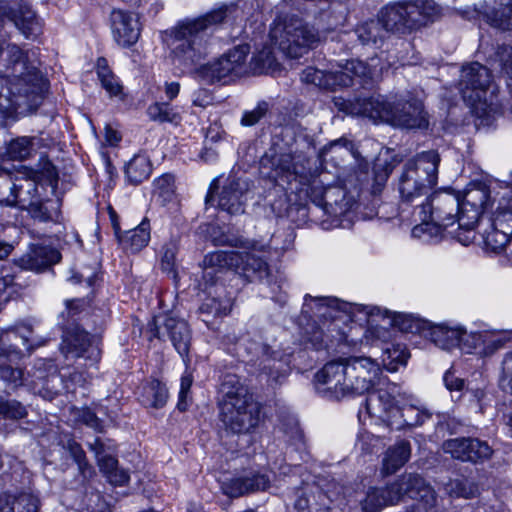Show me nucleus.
Returning a JSON list of instances; mask_svg holds the SVG:
<instances>
[{"instance_id": "obj_1", "label": "nucleus", "mask_w": 512, "mask_h": 512, "mask_svg": "<svg viewBox=\"0 0 512 512\" xmlns=\"http://www.w3.org/2000/svg\"><path fill=\"white\" fill-rule=\"evenodd\" d=\"M304 300L302 313L313 319L317 325L310 339L317 349L323 343L333 340L367 345L386 343L391 338V331L387 326L374 324L378 317H382L387 325L398 326L400 330L412 329L411 323L404 316L397 315L390 319L388 312H382L378 307L311 295H306Z\"/></svg>"}, {"instance_id": "obj_2", "label": "nucleus", "mask_w": 512, "mask_h": 512, "mask_svg": "<svg viewBox=\"0 0 512 512\" xmlns=\"http://www.w3.org/2000/svg\"><path fill=\"white\" fill-rule=\"evenodd\" d=\"M380 364L370 357L342 358L326 363L314 375L316 391L330 400H341L369 392L371 388L386 387Z\"/></svg>"}, {"instance_id": "obj_3", "label": "nucleus", "mask_w": 512, "mask_h": 512, "mask_svg": "<svg viewBox=\"0 0 512 512\" xmlns=\"http://www.w3.org/2000/svg\"><path fill=\"white\" fill-rule=\"evenodd\" d=\"M230 13L231 8L221 7L203 16L179 21L165 31L162 39L170 49L173 61L191 67L203 59L207 53L210 29L225 21Z\"/></svg>"}, {"instance_id": "obj_4", "label": "nucleus", "mask_w": 512, "mask_h": 512, "mask_svg": "<svg viewBox=\"0 0 512 512\" xmlns=\"http://www.w3.org/2000/svg\"><path fill=\"white\" fill-rule=\"evenodd\" d=\"M366 409L371 417L396 430L422 425L431 416L413 404V397L396 383H387L386 387L370 392Z\"/></svg>"}, {"instance_id": "obj_5", "label": "nucleus", "mask_w": 512, "mask_h": 512, "mask_svg": "<svg viewBox=\"0 0 512 512\" xmlns=\"http://www.w3.org/2000/svg\"><path fill=\"white\" fill-rule=\"evenodd\" d=\"M352 113L366 117L375 123L385 122L407 129L428 126L423 104L416 99L391 104L382 96L360 98L352 104Z\"/></svg>"}, {"instance_id": "obj_6", "label": "nucleus", "mask_w": 512, "mask_h": 512, "mask_svg": "<svg viewBox=\"0 0 512 512\" xmlns=\"http://www.w3.org/2000/svg\"><path fill=\"white\" fill-rule=\"evenodd\" d=\"M491 82L489 69L478 62L463 67L461 71L459 86L463 100L486 125L491 124L500 114L498 97L491 88Z\"/></svg>"}, {"instance_id": "obj_7", "label": "nucleus", "mask_w": 512, "mask_h": 512, "mask_svg": "<svg viewBox=\"0 0 512 512\" xmlns=\"http://www.w3.org/2000/svg\"><path fill=\"white\" fill-rule=\"evenodd\" d=\"M440 161L439 153L429 150L418 153L403 165L398 179L402 202L414 204L429 194L437 185Z\"/></svg>"}, {"instance_id": "obj_8", "label": "nucleus", "mask_w": 512, "mask_h": 512, "mask_svg": "<svg viewBox=\"0 0 512 512\" xmlns=\"http://www.w3.org/2000/svg\"><path fill=\"white\" fill-rule=\"evenodd\" d=\"M224 400L221 406V420L234 433H247L260 421V406L254 401L247 387L235 376H229L223 383Z\"/></svg>"}, {"instance_id": "obj_9", "label": "nucleus", "mask_w": 512, "mask_h": 512, "mask_svg": "<svg viewBox=\"0 0 512 512\" xmlns=\"http://www.w3.org/2000/svg\"><path fill=\"white\" fill-rule=\"evenodd\" d=\"M31 82L25 77L0 76V116L35 110L47 91V81L41 73L31 70Z\"/></svg>"}, {"instance_id": "obj_10", "label": "nucleus", "mask_w": 512, "mask_h": 512, "mask_svg": "<svg viewBox=\"0 0 512 512\" xmlns=\"http://www.w3.org/2000/svg\"><path fill=\"white\" fill-rule=\"evenodd\" d=\"M439 14L440 8L434 0H405L386 5L379 17L389 33H405L434 21Z\"/></svg>"}, {"instance_id": "obj_11", "label": "nucleus", "mask_w": 512, "mask_h": 512, "mask_svg": "<svg viewBox=\"0 0 512 512\" xmlns=\"http://www.w3.org/2000/svg\"><path fill=\"white\" fill-rule=\"evenodd\" d=\"M274 45L290 58H299L319 42V35L302 19L291 17L278 21L270 30Z\"/></svg>"}, {"instance_id": "obj_12", "label": "nucleus", "mask_w": 512, "mask_h": 512, "mask_svg": "<svg viewBox=\"0 0 512 512\" xmlns=\"http://www.w3.org/2000/svg\"><path fill=\"white\" fill-rule=\"evenodd\" d=\"M415 212H418L422 223L412 229V234L415 237H421L423 233L430 232L433 227L446 229L456 221L459 223L460 201L455 195L437 193L429 199V202L417 205Z\"/></svg>"}, {"instance_id": "obj_13", "label": "nucleus", "mask_w": 512, "mask_h": 512, "mask_svg": "<svg viewBox=\"0 0 512 512\" xmlns=\"http://www.w3.org/2000/svg\"><path fill=\"white\" fill-rule=\"evenodd\" d=\"M250 52L248 45H239L216 61L201 68L202 77L210 83L227 77H239L248 73L246 59Z\"/></svg>"}, {"instance_id": "obj_14", "label": "nucleus", "mask_w": 512, "mask_h": 512, "mask_svg": "<svg viewBox=\"0 0 512 512\" xmlns=\"http://www.w3.org/2000/svg\"><path fill=\"white\" fill-rule=\"evenodd\" d=\"M110 27L114 41L122 48L134 46L142 31L139 14L119 8L110 13Z\"/></svg>"}, {"instance_id": "obj_15", "label": "nucleus", "mask_w": 512, "mask_h": 512, "mask_svg": "<svg viewBox=\"0 0 512 512\" xmlns=\"http://www.w3.org/2000/svg\"><path fill=\"white\" fill-rule=\"evenodd\" d=\"M30 377L29 386L44 399L52 400L62 389V378L52 360H37Z\"/></svg>"}, {"instance_id": "obj_16", "label": "nucleus", "mask_w": 512, "mask_h": 512, "mask_svg": "<svg viewBox=\"0 0 512 512\" xmlns=\"http://www.w3.org/2000/svg\"><path fill=\"white\" fill-rule=\"evenodd\" d=\"M32 326L19 324L0 332V360L15 361L31 349Z\"/></svg>"}, {"instance_id": "obj_17", "label": "nucleus", "mask_w": 512, "mask_h": 512, "mask_svg": "<svg viewBox=\"0 0 512 512\" xmlns=\"http://www.w3.org/2000/svg\"><path fill=\"white\" fill-rule=\"evenodd\" d=\"M93 342V337L86 331L79 327H74L65 332L61 344V351L66 357H84L98 361L100 358V349Z\"/></svg>"}, {"instance_id": "obj_18", "label": "nucleus", "mask_w": 512, "mask_h": 512, "mask_svg": "<svg viewBox=\"0 0 512 512\" xmlns=\"http://www.w3.org/2000/svg\"><path fill=\"white\" fill-rule=\"evenodd\" d=\"M7 19L26 37L35 38L42 32L41 21L26 4L0 5V21Z\"/></svg>"}, {"instance_id": "obj_19", "label": "nucleus", "mask_w": 512, "mask_h": 512, "mask_svg": "<svg viewBox=\"0 0 512 512\" xmlns=\"http://www.w3.org/2000/svg\"><path fill=\"white\" fill-rule=\"evenodd\" d=\"M271 480L265 473L258 471L244 472L223 482V493L232 498L249 493L265 491L270 487Z\"/></svg>"}, {"instance_id": "obj_20", "label": "nucleus", "mask_w": 512, "mask_h": 512, "mask_svg": "<svg viewBox=\"0 0 512 512\" xmlns=\"http://www.w3.org/2000/svg\"><path fill=\"white\" fill-rule=\"evenodd\" d=\"M489 200V190L485 185L472 184L466 190L460 202L461 214L459 223L463 227L476 224L481 219L480 214Z\"/></svg>"}, {"instance_id": "obj_21", "label": "nucleus", "mask_w": 512, "mask_h": 512, "mask_svg": "<svg viewBox=\"0 0 512 512\" xmlns=\"http://www.w3.org/2000/svg\"><path fill=\"white\" fill-rule=\"evenodd\" d=\"M60 259L61 254L57 249L47 245L33 244L16 260V264L24 270L41 272L58 263Z\"/></svg>"}, {"instance_id": "obj_22", "label": "nucleus", "mask_w": 512, "mask_h": 512, "mask_svg": "<svg viewBox=\"0 0 512 512\" xmlns=\"http://www.w3.org/2000/svg\"><path fill=\"white\" fill-rule=\"evenodd\" d=\"M374 61L375 59L372 58L371 62ZM380 71L381 68L377 69L373 63L367 64L357 59L349 60L340 70H336L338 87H348L356 81L360 85L368 84Z\"/></svg>"}, {"instance_id": "obj_23", "label": "nucleus", "mask_w": 512, "mask_h": 512, "mask_svg": "<svg viewBox=\"0 0 512 512\" xmlns=\"http://www.w3.org/2000/svg\"><path fill=\"white\" fill-rule=\"evenodd\" d=\"M246 190L247 185L245 181L228 179L218 196V208L231 215L243 213V196Z\"/></svg>"}, {"instance_id": "obj_24", "label": "nucleus", "mask_w": 512, "mask_h": 512, "mask_svg": "<svg viewBox=\"0 0 512 512\" xmlns=\"http://www.w3.org/2000/svg\"><path fill=\"white\" fill-rule=\"evenodd\" d=\"M241 257L238 251H215L205 256L203 260V278L213 282L215 274L222 269L240 267Z\"/></svg>"}, {"instance_id": "obj_25", "label": "nucleus", "mask_w": 512, "mask_h": 512, "mask_svg": "<svg viewBox=\"0 0 512 512\" xmlns=\"http://www.w3.org/2000/svg\"><path fill=\"white\" fill-rule=\"evenodd\" d=\"M40 499L30 491L0 494V512H39Z\"/></svg>"}, {"instance_id": "obj_26", "label": "nucleus", "mask_w": 512, "mask_h": 512, "mask_svg": "<svg viewBox=\"0 0 512 512\" xmlns=\"http://www.w3.org/2000/svg\"><path fill=\"white\" fill-rule=\"evenodd\" d=\"M163 329L168 334L170 341L179 355L183 358L187 357L191 342L188 324L184 320L167 317Z\"/></svg>"}, {"instance_id": "obj_27", "label": "nucleus", "mask_w": 512, "mask_h": 512, "mask_svg": "<svg viewBox=\"0 0 512 512\" xmlns=\"http://www.w3.org/2000/svg\"><path fill=\"white\" fill-rule=\"evenodd\" d=\"M476 224L478 233L481 234L486 248L493 252L502 251L512 237L510 233L501 227L493 225V222L490 221L489 218L485 219L481 217Z\"/></svg>"}, {"instance_id": "obj_28", "label": "nucleus", "mask_w": 512, "mask_h": 512, "mask_svg": "<svg viewBox=\"0 0 512 512\" xmlns=\"http://www.w3.org/2000/svg\"><path fill=\"white\" fill-rule=\"evenodd\" d=\"M6 51L8 63L12 66L14 73L12 77H25L31 82V70L40 73L34 65L29 51H24L16 44H8Z\"/></svg>"}, {"instance_id": "obj_29", "label": "nucleus", "mask_w": 512, "mask_h": 512, "mask_svg": "<svg viewBox=\"0 0 512 512\" xmlns=\"http://www.w3.org/2000/svg\"><path fill=\"white\" fill-rule=\"evenodd\" d=\"M119 244L122 248L131 253H135L147 246L150 240V223L147 219L134 229L128 230L118 235Z\"/></svg>"}, {"instance_id": "obj_30", "label": "nucleus", "mask_w": 512, "mask_h": 512, "mask_svg": "<svg viewBox=\"0 0 512 512\" xmlns=\"http://www.w3.org/2000/svg\"><path fill=\"white\" fill-rule=\"evenodd\" d=\"M239 256L241 257L240 267L234 270L241 272L248 280L261 279L267 275V262L254 251L239 252Z\"/></svg>"}, {"instance_id": "obj_31", "label": "nucleus", "mask_w": 512, "mask_h": 512, "mask_svg": "<svg viewBox=\"0 0 512 512\" xmlns=\"http://www.w3.org/2000/svg\"><path fill=\"white\" fill-rule=\"evenodd\" d=\"M410 454L411 447L407 441L403 440L391 446L383 458V473L386 475L395 473L409 460Z\"/></svg>"}, {"instance_id": "obj_32", "label": "nucleus", "mask_w": 512, "mask_h": 512, "mask_svg": "<svg viewBox=\"0 0 512 512\" xmlns=\"http://www.w3.org/2000/svg\"><path fill=\"white\" fill-rule=\"evenodd\" d=\"M430 339L438 347L450 350L459 346L462 327H450L446 324L435 325L430 329Z\"/></svg>"}, {"instance_id": "obj_33", "label": "nucleus", "mask_w": 512, "mask_h": 512, "mask_svg": "<svg viewBox=\"0 0 512 512\" xmlns=\"http://www.w3.org/2000/svg\"><path fill=\"white\" fill-rule=\"evenodd\" d=\"M355 33L363 45H377L383 42L389 34L379 16L376 20H370L359 25L355 29Z\"/></svg>"}, {"instance_id": "obj_34", "label": "nucleus", "mask_w": 512, "mask_h": 512, "mask_svg": "<svg viewBox=\"0 0 512 512\" xmlns=\"http://www.w3.org/2000/svg\"><path fill=\"white\" fill-rule=\"evenodd\" d=\"M147 114L152 121L159 123H171L178 125L182 121L181 113L177 107L168 102H155L147 109Z\"/></svg>"}, {"instance_id": "obj_35", "label": "nucleus", "mask_w": 512, "mask_h": 512, "mask_svg": "<svg viewBox=\"0 0 512 512\" xmlns=\"http://www.w3.org/2000/svg\"><path fill=\"white\" fill-rule=\"evenodd\" d=\"M248 67V72L253 74H269L279 69V63L269 48H264L256 53Z\"/></svg>"}, {"instance_id": "obj_36", "label": "nucleus", "mask_w": 512, "mask_h": 512, "mask_svg": "<svg viewBox=\"0 0 512 512\" xmlns=\"http://www.w3.org/2000/svg\"><path fill=\"white\" fill-rule=\"evenodd\" d=\"M301 79L305 83H311L325 89H336L338 87L336 71L326 72L315 67H307L303 70Z\"/></svg>"}, {"instance_id": "obj_37", "label": "nucleus", "mask_w": 512, "mask_h": 512, "mask_svg": "<svg viewBox=\"0 0 512 512\" xmlns=\"http://www.w3.org/2000/svg\"><path fill=\"white\" fill-rule=\"evenodd\" d=\"M142 397L144 405L153 408H161L167 402L168 390L160 381L152 380L144 387Z\"/></svg>"}, {"instance_id": "obj_38", "label": "nucleus", "mask_w": 512, "mask_h": 512, "mask_svg": "<svg viewBox=\"0 0 512 512\" xmlns=\"http://www.w3.org/2000/svg\"><path fill=\"white\" fill-rule=\"evenodd\" d=\"M151 173V165L143 156L134 157L126 166L125 174L130 183L137 185L147 179Z\"/></svg>"}, {"instance_id": "obj_39", "label": "nucleus", "mask_w": 512, "mask_h": 512, "mask_svg": "<svg viewBox=\"0 0 512 512\" xmlns=\"http://www.w3.org/2000/svg\"><path fill=\"white\" fill-rule=\"evenodd\" d=\"M445 489L447 493L454 497L473 498L479 494L478 485L467 478L450 480Z\"/></svg>"}, {"instance_id": "obj_40", "label": "nucleus", "mask_w": 512, "mask_h": 512, "mask_svg": "<svg viewBox=\"0 0 512 512\" xmlns=\"http://www.w3.org/2000/svg\"><path fill=\"white\" fill-rule=\"evenodd\" d=\"M97 75L102 87L111 95L117 96L121 92V85L115 75L111 72L105 58L97 61Z\"/></svg>"}, {"instance_id": "obj_41", "label": "nucleus", "mask_w": 512, "mask_h": 512, "mask_svg": "<svg viewBox=\"0 0 512 512\" xmlns=\"http://www.w3.org/2000/svg\"><path fill=\"white\" fill-rule=\"evenodd\" d=\"M489 220L512 235V197L501 202Z\"/></svg>"}, {"instance_id": "obj_42", "label": "nucleus", "mask_w": 512, "mask_h": 512, "mask_svg": "<svg viewBox=\"0 0 512 512\" xmlns=\"http://www.w3.org/2000/svg\"><path fill=\"white\" fill-rule=\"evenodd\" d=\"M175 194V178L172 174H163L154 180V195L163 203L171 201Z\"/></svg>"}, {"instance_id": "obj_43", "label": "nucleus", "mask_w": 512, "mask_h": 512, "mask_svg": "<svg viewBox=\"0 0 512 512\" xmlns=\"http://www.w3.org/2000/svg\"><path fill=\"white\" fill-rule=\"evenodd\" d=\"M27 414V408L20 401L0 396V417L19 420L25 418Z\"/></svg>"}, {"instance_id": "obj_44", "label": "nucleus", "mask_w": 512, "mask_h": 512, "mask_svg": "<svg viewBox=\"0 0 512 512\" xmlns=\"http://www.w3.org/2000/svg\"><path fill=\"white\" fill-rule=\"evenodd\" d=\"M501 6L500 10H493L491 13L486 14L487 21L493 27L510 31L512 30V5L505 4Z\"/></svg>"}, {"instance_id": "obj_45", "label": "nucleus", "mask_w": 512, "mask_h": 512, "mask_svg": "<svg viewBox=\"0 0 512 512\" xmlns=\"http://www.w3.org/2000/svg\"><path fill=\"white\" fill-rule=\"evenodd\" d=\"M31 151V140L27 137H20L12 140L8 144L6 148V155L10 160L22 161L31 154Z\"/></svg>"}, {"instance_id": "obj_46", "label": "nucleus", "mask_w": 512, "mask_h": 512, "mask_svg": "<svg viewBox=\"0 0 512 512\" xmlns=\"http://www.w3.org/2000/svg\"><path fill=\"white\" fill-rule=\"evenodd\" d=\"M468 458L470 462H481L487 460L492 455V448L484 441L468 438Z\"/></svg>"}, {"instance_id": "obj_47", "label": "nucleus", "mask_w": 512, "mask_h": 512, "mask_svg": "<svg viewBox=\"0 0 512 512\" xmlns=\"http://www.w3.org/2000/svg\"><path fill=\"white\" fill-rule=\"evenodd\" d=\"M487 331L481 332H470L462 328V335L459 347L467 353H471L473 350H478L480 354L482 344L485 342Z\"/></svg>"}, {"instance_id": "obj_48", "label": "nucleus", "mask_w": 512, "mask_h": 512, "mask_svg": "<svg viewBox=\"0 0 512 512\" xmlns=\"http://www.w3.org/2000/svg\"><path fill=\"white\" fill-rule=\"evenodd\" d=\"M275 176L288 174L289 176H297L302 174L303 167H299L295 162V157L290 153L281 154L275 162Z\"/></svg>"}, {"instance_id": "obj_49", "label": "nucleus", "mask_w": 512, "mask_h": 512, "mask_svg": "<svg viewBox=\"0 0 512 512\" xmlns=\"http://www.w3.org/2000/svg\"><path fill=\"white\" fill-rule=\"evenodd\" d=\"M4 361L0 360V379L12 388L23 385L24 373L22 369L6 365Z\"/></svg>"}, {"instance_id": "obj_50", "label": "nucleus", "mask_w": 512, "mask_h": 512, "mask_svg": "<svg viewBox=\"0 0 512 512\" xmlns=\"http://www.w3.org/2000/svg\"><path fill=\"white\" fill-rule=\"evenodd\" d=\"M498 382L502 390L512 394V351L506 352L502 358Z\"/></svg>"}, {"instance_id": "obj_51", "label": "nucleus", "mask_w": 512, "mask_h": 512, "mask_svg": "<svg viewBox=\"0 0 512 512\" xmlns=\"http://www.w3.org/2000/svg\"><path fill=\"white\" fill-rule=\"evenodd\" d=\"M468 438H455L444 442L443 449L453 458L467 461L468 455Z\"/></svg>"}, {"instance_id": "obj_52", "label": "nucleus", "mask_w": 512, "mask_h": 512, "mask_svg": "<svg viewBox=\"0 0 512 512\" xmlns=\"http://www.w3.org/2000/svg\"><path fill=\"white\" fill-rule=\"evenodd\" d=\"M68 450L70 456L78 465L79 471L86 476L87 472H91L92 468L87 462L85 452L83 451L81 445L74 440H69L65 446Z\"/></svg>"}, {"instance_id": "obj_53", "label": "nucleus", "mask_w": 512, "mask_h": 512, "mask_svg": "<svg viewBox=\"0 0 512 512\" xmlns=\"http://www.w3.org/2000/svg\"><path fill=\"white\" fill-rule=\"evenodd\" d=\"M176 254L177 249L174 244H168L163 247V255L161 258L162 270L170 275L173 279L177 278L176 271Z\"/></svg>"}, {"instance_id": "obj_54", "label": "nucleus", "mask_w": 512, "mask_h": 512, "mask_svg": "<svg viewBox=\"0 0 512 512\" xmlns=\"http://www.w3.org/2000/svg\"><path fill=\"white\" fill-rule=\"evenodd\" d=\"M338 197H341V199L344 198L343 190L338 187L327 186V190L323 197V204H320L319 207L323 208V210L328 214H336L334 205H337Z\"/></svg>"}, {"instance_id": "obj_55", "label": "nucleus", "mask_w": 512, "mask_h": 512, "mask_svg": "<svg viewBox=\"0 0 512 512\" xmlns=\"http://www.w3.org/2000/svg\"><path fill=\"white\" fill-rule=\"evenodd\" d=\"M384 354L387 356L383 358V362L389 361V365H393L392 369H396V365H405L409 358V353L400 345L393 346L392 348H385Z\"/></svg>"}, {"instance_id": "obj_56", "label": "nucleus", "mask_w": 512, "mask_h": 512, "mask_svg": "<svg viewBox=\"0 0 512 512\" xmlns=\"http://www.w3.org/2000/svg\"><path fill=\"white\" fill-rule=\"evenodd\" d=\"M269 105L267 102H260L257 106L250 110L245 111L241 119V124L244 126H253L258 123L268 112Z\"/></svg>"}, {"instance_id": "obj_57", "label": "nucleus", "mask_w": 512, "mask_h": 512, "mask_svg": "<svg viewBox=\"0 0 512 512\" xmlns=\"http://www.w3.org/2000/svg\"><path fill=\"white\" fill-rule=\"evenodd\" d=\"M249 353L256 356L258 359H262V362L277 360L280 353L273 350L269 345L264 343H251L248 347Z\"/></svg>"}, {"instance_id": "obj_58", "label": "nucleus", "mask_w": 512, "mask_h": 512, "mask_svg": "<svg viewBox=\"0 0 512 512\" xmlns=\"http://www.w3.org/2000/svg\"><path fill=\"white\" fill-rule=\"evenodd\" d=\"M496 60L499 62L501 71L512 79V46H500L496 52Z\"/></svg>"}, {"instance_id": "obj_59", "label": "nucleus", "mask_w": 512, "mask_h": 512, "mask_svg": "<svg viewBox=\"0 0 512 512\" xmlns=\"http://www.w3.org/2000/svg\"><path fill=\"white\" fill-rule=\"evenodd\" d=\"M327 190V186H324L322 181L318 178H313L307 186L306 193L311 201L319 206L323 204V197Z\"/></svg>"}, {"instance_id": "obj_60", "label": "nucleus", "mask_w": 512, "mask_h": 512, "mask_svg": "<svg viewBox=\"0 0 512 512\" xmlns=\"http://www.w3.org/2000/svg\"><path fill=\"white\" fill-rule=\"evenodd\" d=\"M78 420L86 426L101 432L103 430L102 421L89 408H83L77 411Z\"/></svg>"}, {"instance_id": "obj_61", "label": "nucleus", "mask_w": 512, "mask_h": 512, "mask_svg": "<svg viewBox=\"0 0 512 512\" xmlns=\"http://www.w3.org/2000/svg\"><path fill=\"white\" fill-rule=\"evenodd\" d=\"M503 346L504 341L499 336L490 331H487L485 342L482 344L480 354L483 356H490Z\"/></svg>"}, {"instance_id": "obj_62", "label": "nucleus", "mask_w": 512, "mask_h": 512, "mask_svg": "<svg viewBox=\"0 0 512 512\" xmlns=\"http://www.w3.org/2000/svg\"><path fill=\"white\" fill-rule=\"evenodd\" d=\"M192 383H193V378L190 373H185L181 377L180 391H179V402H178V408L181 411L186 410L187 397H188L190 388L192 386Z\"/></svg>"}, {"instance_id": "obj_63", "label": "nucleus", "mask_w": 512, "mask_h": 512, "mask_svg": "<svg viewBox=\"0 0 512 512\" xmlns=\"http://www.w3.org/2000/svg\"><path fill=\"white\" fill-rule=\"evenodd\" d=\"M14 278L10 275L0 277V305L9 301L13 289Z\"/></svg>"}, {"instance_id": "obj_64", "label": "nucleus", "mask_w": 512, "mask_h": 512, "mask_svg": "<svg viewBox=\"0 0 512 512\" xmlns=\"http://www.w3.org/2000/svg\"><path fill=\"white\" fill-rule=\"evenodd\" d=\"M475 225L471 224L467 227H463L458 223V232L456 234L457 240L463 245H469L475 239Z\"/></svg>"}]
</instances>
